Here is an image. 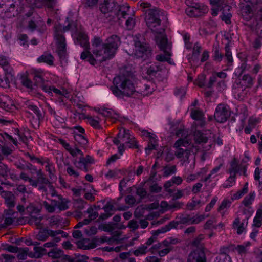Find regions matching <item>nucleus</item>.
<instances>
[{"instance_id": "nucleus-1", "label": "nucleus", "mask_w": 262, "mask_h": 262, "mask_svg": "<svg viewBox=\"0 0 262 262\" xmlns=\"http://www.w3.org/2000/svg\"><path fill=\"white\" fill-rule=\"evenodd\" d=\"M71 30L77 36L76 43L79 44L84 48L90 47L87 35L81 30V26L77 22H69L67 26L61 25L56 26L55 30V38L57 46V53L60 59H64L66 56V38L63 33Z\"/></svg>"}, {"instance_id": "nucleus-2", "label": "nucleus", "mask_w": 262, "mask_h": 262, "mask_svg": "<svg viewBox=\"0 0 262 262\" xmlns=\"http://www.w3.org/2000/svg\"><path fill=\"white\" fill-rule=\"evenodd\" d=\"M113 84L110 89L113 94L118 97L126 96L139 98L142 96H148L152 93L150 86L147 84L143 85V91L136 90L131 79L124 78L122 76L115 77L113 79Z\"/></svg>"}, {"instance_id": "nucleus-3", "label": "nucleus", "mask_w": 262, "mask_h": 262, "mask_svg": "<svg viewBox=\"0 0 262 262\" xmlns=\"http://www.w3.org/2000/svg\"><path fill=\"white\" fill-rule=\"evenodd\" d=\"M121 43L120 37L117 35H112L108 37L105 42L102 44V48L95 49L93 51L96 57L102 56L100 62L112 58L115 54Z\"/></svg>"}, {"instance_id": "nucleus-4", "label": "nucleus", "mask_w": 262, "mask_h": 262, "mask_svg": "<svg viewBox=\"0 0 262 262\" xmlns=\"http://www.w3.org/2000/svg\"><path fill=\"white\" fill-rule=\"evenodd\" d=\"M240 14L244 20L251 21L252 29L258 30L262 27V8H257L253 12L249 4L242 3L240 5Z\"/></svg>"}, {"instance_id": "nucleus-5", "label": "nucleus", "mask_w": 262, "mask_h": 262, "mask_svg": "<svg viewBox=\"0 0 262 262\" xmlns=\"http://www.w3.org/2000/svg\"><path fill=\"white\" fill-rule=\"evenodd\" d=\"M180 242L181 240L178 238L168 237L160 243L154 244L149 248V251L152 253L158 251V254L160 257H164L171 251L174 250L173 245H177Z\"/></svg>"}, {"instance_id": "nucleus-6", "label": "nucleus", "mask_w": 262, "mask_h": 262, "mask_svg": "<svg viewBox=\"0 0 262 262\" xmlns=\"http://www.w3.org/2000/svg\"><path fill=\"white\" fill-rule=\"evenodd\" d=\"M155 41L159 49L163 51L164 55L159 54L156 56V59L159 61H167L170 64L171 45L168 43L167 39L165 35L161 33H157L155 36Z\"/></svg>"}, {"instance_id": "nucleus-7", "label": "nucleus", "mask_w": 262, "mask_h": 262, "mask_svg": "<svg viewBox=\"0 0 262 262\" xmlns=\"http://www.w3.org/2000/svg\"><path fill=\"white\" fill-rule=\"evenodd\" d=\"M130 7L127 4H123L119 7V9L115 12L116 17L114 18V21H119V23H122L123 19H126L125 25L128 30L133 28L135 25V20L134 18V15L129 13Z\"/></svg>"}, {"instance_id": "nucleus-8", "label": "nucleus", "mask_w": 262, "mask_h": 262, "mask_svg": "<svg viewBox=\"0 0 262 262\" xmlns=\"http://www.w3.org/2000/svg\"><path fill=\"white\" fill-rule=\"evenodd\" d=\"M163 14V12L156 7L146 10L145 20L151 30L154 31V28L160 25L162 19L164 17Z\"/></svg>"}, {"instance_id": "nucleus-9", "label": "nucleus", "mask_w": 262, "mask_h": 262, "mask_svg": "<svg viewBox=\"0 0 262 262\" xmlns=\"http://www.w3.org/2000/svg\"><path fill=\"white\" fill-rule=\"evenodd\" d=\"M188 145L189 142L187 140L181 138L175 142L173 146L176 148V156L187 163H189V157L191 152V150L187 147Z\"/></svg>"}, {"instance_id": "nucleus-10", "label": "nucleus", "mask_w": 262, "mask_h": 262, "mask_svg": "<svg viewBox=\"0 0 262 262\" xmlns=\"http://www.w3.org/2000/svg\"><path fill=\"white\" fill-rule=\"evenodd\" d=\"M135 46L136 48L135 54L137 58L145 59L151 56L152 50L148 44L140 41H136Z\"/></svg>"}, {"instance_id": "nucleus-11", "label": "nucleus", "mask_w": 262, "mask_h": 262, "mask_svg": "<svg viewBox=\"0 0 262 262\" xmlns=\"http://www.w3.org/2000/svg\"><path fill=\"white\" fill-rule=\"evenodd\" d=\"M178 226V224L177 222L171 221L168 224L162 227L160 229L152 231V236L148 239L145 245L148 247L154 244L157 242V236L159 234L165 233L172 228H177Z\"/></svg>"}, {"instance_id": "nucleus-12", "label": "nucleus", "mask_w": 262, "mask_h": 262, "mask_svg": "<svg viewBox=\"0 0 262 262\" xmlns=\"http://www.w3.org/2000/svg\"><path fill=\"white\" fill-rule=\"evenodd\" d=\"M121 5H118V4L114 0H104V1L101 4L100 9L102 13L104 14L111 13V16H113V19L116 17L115 12L118 11Z\"/></svg>"}, {"instance_id": "nucleus-13", "label": "nucleus", "mask_w": 262, "mask_h": 262, "mask_svg": "<svg viewBox=\"0 0 262 262\" xmlns=\"http://www.w3.org/2000/svg\"><path fill=\"white\" fill-rule=\"evenodd\" d=\"M229 116L230 113L228 107L224 104H220L217 106L214 114V117L217 122H225L229 117Z\"/></svg>"}, {"instance_id": "nucleus-14", "label": "nucleus", "mask_w": 262, "mask_h": 262, "mask_svg": "<svg viewBox=\"0 0 262 262\" xmlns=\"http://www.w3.org/2000/svg\"><path fill=\"white\" fill-rule=\"evenodd\" d=\"M26 211L29 214L34 220L35 224L37 226H40V221L42 217L39 214L40 209L33 204H30L26 207Z\"/></svg>"}, {"instance_id": "nucleus-15", "label": "nucleus", "mask_w": 262, "mask_h": 262, "mask_svg": "<svg viewBox=\"0 0 262 262\" xmlns=\"http://www.w3.org/2000/svg\"><path fill=\"white\" fill-rule=\"evenodd\" d=\"M187 262H206V257L202 249H197L191 252Z\"/></svg>"}, {"instance_id": "nucleus-16", "label": "nucleus", "mask_w": 262, "mask_h": 262, "mask_svg": "<svg viewBox=\"0 0 262 262\" xmlns=\"http://www.w3.org/2000/svg\"><path fill=\"white\" fill-rule=\"evenodd\" d=\"M1 195L4 199V203L9 208H12L15 206L16 197L11 191H2Z\"/></svg>"}, {"instance_id": "nucleus-17", "label": "nucleus", "mask_w": 262, "mask_h": 262, "mask_svg": "<svg viewBox=\"0 0 262 262\" xmlns=\"http://www.w3.org/2000/svg\"><path fill=\"white\" fill-rule=\"evenodd\" d=\"M194 136L195 142L199 144L206 143L211 136L213 138L214 137V135L209 130H206L205 132L197 130L195 132Z\"/></svg>"}, {"instance_id": "nucleus-18", "label": "nucleus", "mask_w": 262, "mask_h": 262, "mask_svg": "<svg viewBox=\"0 0 262 262\" xmlns=\"http://www.w3.org/2000/svg\"><path fill=\"white\" fill-rule=\"evenodd\" d=\"M48 255L53 259H67L68 262H73L69 255L64 254L63 250L58 248L52 249L48 253Z\"/></svg>"}, {"instance_id": "nucleus-19", "label": "nucleus", "mask_w": 262, "mask_h": 262, "mask_svg": "<svg viewBox=\"0 0 262 262\" xmlns=\"http://www.w3.org/2000/svg\"><path fill=\"white\" fill-rule=\"evenodd\" d=\"M25 108L29 111L33 112L36 115V122H37V126H38L40 121L43 118V115L40 109L30 102H27L25 103Z\"/></svg>"}, {"instance_id": "nucleus-20", "label": "nucleus", "mask_w": 262, "mask_h": 262, "mask_svg": "<svg viewBox=\"0 0 262 262\" xmlns=\"http://www.w3.org/2000/svg\"><path fill=\"white\" fill-rule=\"evenodd\" d=\"M33 80L34 81V84L36 86H39L43 90V86H47L44 85V78L43 74L41 71L34 70L31 73Z\"/></svg>"}, {"instance_id": "nucleus-21", "label": "nucleus", "mask_w": 262, "mask_h": 262, "mask_svg": "<svg viewBox=\"0 0 262 262\" xmlns=\"http://www.w3.org/2000/svg\"><path fill=\"white\" fill-rule=\"evenodd\" d=\"M36 174L37 176V180H34V181L36 182V185L32 186L33 187H36L38 184H46L49 185V186L52 187L51 182L49 179L43 174L41 169L38 170L36 171Z\"/></svg>"}, {"instance_id": "nucleus-22", "label": "nucleus", "mask_w": 262, "mask_h": 262, "mask_svg": "<svg viewBox=\"0 0 262 262\" xmlns=\"http://www.w3.org/2000/svg\"><path fill=\"white\" fill-rule=\"evenodd\" d=\"M37 61L38 63H45L49 66H53L54 57L51 53L44 52L42 55L37 58Z\"/></svg>"}, {"instance_id": "nucleus-23", "label": "nucleus", "mask_w": 262, "mask_h": 262, "mask_svg": "<svg viewBox=\"0 0 262 262\" xmlns=\"http://www.w3.org/2000/svg\"><path fill=\"white\" fill-rule=\"evenodd\" d=\"M98 112L104 117H108L116 120L119 118V115L114 110L107 108L102 107L99 108Z\"/></svg>"}, {"instance_id": "nucleus-24", "label": "nucleus", "mask_w": 262, "mask_h": 262, "mask_svg": "<svg viewBox=\"0 0 262 262\" xmlns=\"http://www.w3.org/2000/svg\"><path fill=\"white\" fill-rule=\"evenodd\" d=\"M13 75L12 72H5L4 76H0V87L4 89L10 88V80Z\"/></svg>"}, {"instance_id": "nucleus-25", "label": "nucleus", "mask_w": 262, "mask_h": 262, "mask_svg": "<svg viewBox=\"0 0 262 262\" xmlns=\"http://www.w3.org/2000/svg\"><path fill=\"white\" fill-rule=\"evenodd\" d=\"M134 70L133 67L129 65H126L120 68V74L118 76H123L124 78L131 79L133 76Z\"/></svg>"}, {"instance_id": "nucleus-26", "label": "nucleus", "mask_w": 262, "mask_h": 262, "mask_svg": "<svg viewBox=\"0 0 262 262\" xmlns=\"http://www.w3.org/2000/svg\"><path fill=\"white\" fill-rule=\"evenodd\" d=\"M231 9V7L229 5H225L223 7L221 10L222 11V20L224 21L226 24L231 23V18L232 17L231 13L229 12Z\"/></svg>"}, {"instance_id": "nucleus-27", "label": "nucleus", "mask_w": 262, "mask_h": 262, "mask_svg": "<svg viewBox=\"0 0 262 262\" xmlns=\"http://www.w3.org/2000/svg\"><path fill=\"white\" fill-rule=\"evenodd\" d=\"M19 80L21 84L26 88L33 89L32 82L28 78V73L27 72L21 73L19 75Z\"/></svg>"}, {"instance_id": "nucleus-28", "label": "nucleus", "mask_w": 262, "mask_h": 262, "mask_svg": "<svg viewBox=\"0 0 262 262\" xmlns=\"http://www.w3.org/2000/svg\"><path fill=\"white\" fill-rule=\"evenodd\" d=\"M131 134L128 130L123 129L120 130L118 133V137L121 140V143L127 144L130 141Z\"/></svg>"}, {"instance_id": "nucleus-29", "label": "nucleus", "mask_w": 262, "mask_h": 262, "mask_svg": "<svg viewBox=\"0 0 262 262\" xmlns=\"http://www.w3.org/2000/svg\"><path fill=\"white\" fill-rule=\"evenodd\" d=\"M179 219V221L177 222L178 225L179 224L185 225L194 224V216H192V215L190 214H181L180 215Z\"/></svg>"}, {"instance_id": "nucleus-30", "label": "nucleus", "mask_w": 262, "mask_h": 262, "mask_svg": "<svg viewBox=\"0 0 262 262\" xmlns=\"http://www.w3.org/2000/svg\"><path fill=\"white\" fill-rule=\"evenodd\" d=\"M205 10L206 9L203 10V9H201L199 7H192L186 10V13L191 17H198L202 15V13H204L203 10Z\"/></svg>"}, {"instance_id": "nucleus-31", "label": "nucleus", "mask_w": 262, "mask_h": 262, "mask_svg": "<svg viewBox=\"0 0 262 262\" xmlns=\"http://www.w3.org/2000/svg\"><path fill=\"white\" fill-rule=\"evenodd\" d=\"M191 116L194 120L201 121V126L204 125L205 121L204 120V117L203 112L198 110H192L191 113Z\"/></svg>"}, {"instance_id": "nucleus-32", "label": "nucleus", "mask_w": 262, "mask_h": 262, "mask_svg": "<svg viewBox=\"0 0 262 262\" xmlns=\"http://www.w3.org/2000/svg\"><path fill=\"white\" fill-rule=\"evenodd\" d=\"M171 199L168 203L166 202L162 201V204H166L168 209H180L184 206V203L179 201H175Z\"/></svg>"}, {"instance_id": "nucleus-33", "label": "nucleus", "mask_w": 262, "mask_h": 262, "mask_svg": "<svg viewBox=\"0 0 262 262\" xmlns=\"http://www.w3.org/2000/svg\"><path fill=\"white\" fill-rule=\"evenodd\" d=\"M241 166L238 165V162L235 158L231 161L230 164V167L229 169V172L230 175H234L236 176V173L240 170Z\"/></svg>"}, {"instance_id": "nucleus-34", "label": "nucleus", "mask_w": 262, "mask_h": 262, "mask_svg": "<svg viewBox=\"0 0 262 262\" xmlns=\"http://www.w3.org/2000/svg\"><path fill=\"white\" fill-rule=\"evenodd\" d=\"M262 225V209H257L253 219V226L260 227Z\"/></svg>"}, {"instance_id": "nucleus-35", "label": "nucleus", "mask_w": 262, "mask_h": 262, "mask_svg": "<svg viewBox=\"0 0 262 262\" xmlns=\"http://www.w3.org/2000/svg\"><path fill=\"white\" fill-rule=\"evenodd\" d=\"M0 66L3 68L5 72H12L13 70L9 65L8 59L4 56H0Z\"/></svg>"}, {"instance_id": "nucleus-36", "label": "nucleus", "mask_w": 262, "mask_h": 262, "mask_svg": "<svg viewBox=\"0 0 262 262\" xmlns=\"http://www.w3.org/2000/svg\"><path fill=\"white\" fill-rule=\"evenodd\" d=\"M224 57L223 54L220 51L217 46H213L212 58L213 60L220 62Z\"/></svg>"}, {"instance_id": "nucleus-37", "label": "nucleus", "mask_w": 262, "mask_h": 262, "mask_svg": "<svg viewBox=\"0 0 262 262\" xmlns=\"http://www.w3.org/2000/svg\"><path fill=\"white\" fill-rule=\"evenodd\" d=\"M157 146H158L157 140L156 138L150 139L148 142L147 147L145 149L146 154H150L151 151L153 149H156Z\"/></svg>"}, {"instance_id": "nucleus-38", "label": "nucleus", "mask_w": 262, "mask_h": 262, "mask_svg": "<svg viewBox=\"0 0 262 262\" xmlns=\"http://www.w3.org/2000/svg\"><path fill=\"white\" fill-rule=\"evenodd\" d=\"M74 139L79 144L84 146L87 144L88 141L83 134L74 133Z\"/></svg>"}, {"instance_id": "nucleus-39", "label": "nucleus", "mask_w": 262, "mask_h": 262, "mask_svg": "<svg viewBox=\"0 0 262 262\" xmlns=\"http://www.w3.org/2000/svg\"><path fill=\"white\" fill-rule=\"evenodd\" d=\"M33 250L34 251V256L36 258H40L47 253L46 249L42 247L35 246Z\"/></svg>"}, {"instance_id": "nucleus-40", "label": "nucleus", "mask_w": 262, "mask_h": 262, "mask_svg": "<svg viewBox=\"0 0 262 262\" xmlns=\"http://www.w3.org/2000/svg\"><path fill=\"white\" fill-rule=\"evenodd\" d=\"M1 247L3 250H6L11 253H16L19 251V248L18 247L9 245L8 244H2Z\"/></svg>"}, {"instance_id": "nucleus-41", "label": "nucleus", "mask_w": 262, "mask_h": 262, "mask_svg": "<svg viewBox=\"0 0 262 262\" xmlns=\"http://www.w3.org/2000/svg\"><path fill=\"white\" fill-rule=\"evenodd\" d=\"M49 237L47 229H41L36 235V238L41 241H45Z\"/></svg>"}, {"instance_id": "nucleus-42", "label": "nucleus", "mask_w": 262, "mask_h": 262, "mask_svg": "<svg viewBox=\"0 0 262 262\" xmlns=\"http://www.w3.org/2000/svg\"><path fill=\"white\" fill-rule=\"evenodd\" d=\"M255 194L254 191L250 192L249 195L245 196L242 201V203L245 206L248 207L251 205L255 198Z\"/></svg>"}, {"instance_id": "nucleus-43", "label": "nucleus", "mask_w": 262, "mask_h": 262, "mask_svg": "<svg viewBox=\"0 0 262 262\" xmlns=\"http://www.w3.org/2000/svg\"><path fill=\"white\" fill-rule=\"evenodd\" d=\"M94 163V159L90 155H86L85 157H83V156L79 158V161L77 162L78 165L81 164L82 165H83V164H93Z\"/></svg>"}, {"instance_id": "nucleus-44", "label": "nucleus", "mask_w": 262, "mask_h": 262, "mask_svg": "<svg viewBox=\"0 0 262 262\" xmlns=\"http://www.w3.org/2000/svg\"><path fill=\"white\" fill-rule=\"evenodd\" d=\"M242 80L246 88H251L253 84V79L249 74L244 75Z\"/></svg>"}, {"instance_id": "nucleus-45", "label": "nucleus", "mask_w": 262, "mask_h": 262, "mask_svg": "<svg viewBox=\"0 0 262 262\" xmlns=\"http://www.w3.org/2000/svg\"><path fill=\"white\" fill-rule=\"evenodd\" d=\"M149 251V249H148L147 246H146L145 245H142L141 246H140L137 249L135 250L133 253L135 255L138 256L140 255H143L146 254Z\"/></svg>"}, {"instance_id": "nucleus-46", "label": "nucleus", "mask_w": 262, "mask_h": 262, "mask_svg": "<svg viewBox=\"0 0 262 262\" xmlns=\"http://www.w3.org/2000/svg\"><path fill=\"white\" fill-rule=\"evenodd\" d=\"M225 49L226 52L225 58L227 60L228 63L231 64L233 62V58L229 43L225 46Z\"/></svg>"}, {"instance_id": "nucleus-47", "label": "nucleus", "mask_w": 262, "mask_h": 262, "mask_svg": "<svg viewBox=\"0 0 262 262\" xmlns=\"http://www.w3.org/2000/svg\"><path fill=\"white\" fill-rule=\"evenodd\" d=\"M44 160L45 163H47V165L46 166L47 170L49 172V174H53L55 172V168L53 166V164L50 162V161L48 158H42Z\"/></svg>"}, {"instance_id": "nucleus-48", "label": "nucleus", "mask_w": 262, "mask_h": 262, "mask_svg": "<svg viewBox=\"0 0 262 262\" xmlns=\"http://www.w3.org/2000/svg\"><path fill=\"white\" fill-rule=\"evenodd\" d=\"M214 262H231V258L228 255L219 254Z\"/></svg>"}, {"instance_id": "nucleus-49", "label": "nucleus", "mask_w": 262, "mask_h": 262, "mask_svg": "<svg viewBox=\"0 0 262 262\" xmlns=\"http://www.w3.org/2000/svg\"><path fill=\"white\" fill-rule=\"evenodd\" d=\"M86 212L87 213H88L89 214L88 217L92 221L96 219L98 216V215H99L98 212H97L96 210H95L94 208H92L91 207H89L87 209Z\"/></svg>"}, {"instance_id": "nucleus-50", "label": "nucleus", "mask_w": 262, "mask_h": 262, "mask_svg": "<svg viewBox=\"0 0 262 262\" xmlns=\"http://www.w3.org/2000/svg\"><path fill=\"white\" fill-rule=\"evenodd\" d=\"M164 176L167 177L170 174L174 173L176 171V166L172 165L171 166H166L164 169Z\"/></svg>"}, {"instance_id": "nucleus-51", "label": "nucleus", "mask_w": 262, "mask_h": 262, "mask_svg": "<svg viewBox=\"0 0 262 262\" xmlns=\"http://www.w3.org/2000/svg\"><path fill=\"white\" fill-rule=\"evenodd\" d=\"M43 90L49 93H52V92L53 91L57 94L62 95V93L60 90H58V89L55 88L53 86H43Z\"/></svg>"}, {"instance_id": "nucleus-52", "label": "nucleus", "mask_w": 262, "mask_h": 262, "mask_svg": "<svg viewBox=\"0 0 262 262\" xmlns=\"http://www.w3.org/2000/svg\"><path fill=\"white\" fill-rule=\"evenodd\" d=\"M19 251L17 252V253H18V254L17 255V258L20 260H24V259H26L27 256V253L28 251V248H25L23 249V248H19Z\"/></svg>"}, {"instance_id": "nucleus-53", "label": "nucleus", "mask_w": 262, "mask_h": 262, "mask_svg": "<svg viewBox=\"0 0 262 262\" xmlns=\"http://www.w3.org/2000/svg\"><path fill=\"white\" fill-rule=\"evenodd\" d=\"M102 40L98 37H95L92 42V46L95 47L96 49H100L102 48V44H103Z\"/></svg>"}, {"instance_id": "nucleus-54", "label": "nucleus", "mask_w": 262, "mask_h": 262, "mask_svg": "<svg viewBox=\"0 0 262 262\" xmlns=\"http://www.w3.org/2000/svg\"><path fill=\"white\" fill-rule=\"evenodd\" d=\"M236 176L232 174L228 178L226 182L223 184V186L225 188H229L233 186L235 183V178Z\"/></svg>"}, {"instance_id": "nucleus-55", "label": "nucleus", "mask_w": 262, "mask_h": 262, "mask_svg": "<svg viewBox=\"0 0 262 262\" xmlns=\"http://www.w3.org/2000/svg\"><path fill=\"white\" fill-rule=\"evenodd\" d=\"M176 135L177 137L181 138H186L188 135V130H187L184 127H180L176 131Z\"/></svg>"}, {"instance_id": "nucleus-56", "label": "nucleus", "mask_w": 262, "mask_h": 262, "mask_svg": "<svg viewBox=\"0 0 262 262\" xmlns=\"http://www.w3.org/2000/svg\"><path fill=\"white\" fill-rule=\"evenodd\" d=\"M20 178L25 181H28L32 186L36 185V182L34 181V180L29 177L24 172H21Z\"/></svg>"}, {"instance_id": "nucleus-57", "label": "nucleus", "mask_w": 262, "mask_h": 262, "mask_svg": "<svg viewBox=\"0 0 262 262\" xmlns=\"http://www.w3.org/2000/svg\"><path fill=\"white\" fill-rule=\"evenodd\" d=\"M14 222V219L11 217H6L3 224H0V228H6L11 225Z\"/></svg>"}, {"instance_id": "nucleus-58", "label": "nucleus", "mask_w": 262, "mask_h": 262, "mask_svg": "<svg viewBox=\"0 0 262 262\" xmlns=\"http://www.w3.org/2000/svg\"><path fill=\"white\" fill-rule=\"evenodd\" d=\"M202 47L201 45L198 43L196 42L193 47L192 51L193 57H198L201 52Z\"/></svg>"}, {"instance_id": "nucleus-59", "label": "nucleus", "mask_w": 262, "mask_h": 262, "mask_svg": "<svg viewBox=\"0 0 262 262\" xmlns=\"http://www.w3.org/2000/svg\"><path fill=\"white\" fill-rule=\"evenodd\" d=\"M88 119L90 124L94 128L96 129H99L101 128L99 124V122L97 120L95 119L92 117L88 118Z\"/></svg>"}, {"instance_id": "nucleus-60", "label": "nucleus", "mask_w": 262, "mask_h": 262, "mask_svg": "<svg viewBox=\"0 0 262 262\" xmlns=\"http://www.w3.org/2000/svg\"><path fill=\"white\" fill-rule=\"evenodd\" d=\"M231 204V202L227 199L224 200L219 207L218 208V211H221L225 208H229Z\"/></svg>"}, {"instance_id": "nucleus-61", "label": "nucleus", "mask_w": 262, "mask_h": 262, "mask_svg": "<svg viewBox=\"0 0 262 262\" xmlns=\"http://www.w3.org/2000/svg\"><path fill=\"white\" fill-rule=\"evenodd\" d=\"M214 223H216V220L214 218L207 220L204 225V228L205 229H209L213 227L214 229H216L217 226H213Z\"/></svg>"}, {"instance_id": "nucleus-62", "label": "nucleus", "mask_w": 262, "mask_h": 262, "mask_svg": "<svg viewBox=\"0 0 262 262\" xmlns=\"http://www.w3.org/2000/svg\"><path fill=\"white\" fill-rule=\"evenodd\" d=\"M126 144L128 145V147L130 148H139V145L138 144L137 141L135 138L133 136H131L130 141H129V142H128Z\"/></svg>"}, {"instance_id": "nucleus-63", "label": "nucleus", "mask_w": 262, "mask_h": 262, "mask_svg": "<svg viewBox=\"0 0 262 262\" xmlns=\"http://www.w3.org/2000/svg\"><path fill=\"white\" fill-rule=\"evenodd\" d=\"M97 232V228L95 226H92L87 228L84 230V233L88 236H91L96 234Z\"/></svg>"}, {"instance_id": "nucleus-64", "label": "nucleus", "mask_w": 262, "mask_h": 262, "mask_svg": "<svg viewBox=\"0 0 262 262\" xmlns=\"http://www.w3.org/2000/svg\"><path fill=\"white\" fill-rule=\"evenodd\" d=\"M1 257L5 260L4 262H15V257L10 254H2Z\"/></svg>"}]
</instances>
